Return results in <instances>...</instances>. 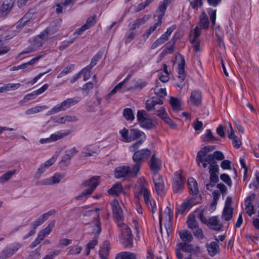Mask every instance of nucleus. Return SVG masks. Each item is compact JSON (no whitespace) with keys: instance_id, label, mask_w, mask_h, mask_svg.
I'll list each match as a JSON object with an SVG mask.
<instances>
[{"instance_id":"1","label":"nucleus","mask_w":259,"mask_h":259,"mask_svg":"<svg viewBox=\"0 0 259 259\" xmlns=\"http://www.w3.org/2000/svg\"><path fill=\"white\" fill-rule=\"evenodd\" d=\"M122 141L125 143H131L137 141L131 145L129 148V151H134L139 149L146 140L145 134L137 128H131L130 130L123 127L119 132Z\"/></svg>"},{"instance_id":"2","label":"nucleus","mask_w":259,"mask_h":259,"mask_svg":"<svg viewBox=\"0 0 259 259\" xmlns=\"http://www.w3.org/2000/svg\"><path fill=\"white\" fill-rule=\"evenodd\" d=\"M189 193L192 196L190 198L192 200L200 203L202 202V196L199 193L198 184L196 180L193 177H190L187 180Z\"/></svg>"},{"instance_id":"3","label":"nucleus","mask_w":259,"mask_h":259,"mask_svg":"<svg viewBox=\"0 0 259 259\" xmlns=\"http://www.w3.org/2000/svg\"><path fill=\"white\" fill-rule=\"evenodd\" d=\"M82 100L80 97H75L74 98H68L61 103L57 104L53 107L50 111V114H53L59 112L62 110H65L66 109L72 106L75 105Z\"/></svg>"},{"instance_id":"4","label":"nucleus","mask_w":259,"mask_h":259,"mask_svg":"<svg viewBox=\"0 0 259 259\" xmlns=\"http://www.w3.org/2000/svg\"><path fill=\"white\" fill-rule=\"evenodd\" d=\"M120 237L122 240V243L125 247H132L133 245V235L130 227L125 224L120 223Z\"/></svg>"},{"instance_id":"5","label":"nucleus","mask_w":259,"mask_h":259,"mask_svg":"<svg viewBox=\"0 0 259 259\" xmlns=\"http://www.w3.org/2000/svg\"><path fill=\"white\" fill-rule=\"evenodd\" d=\"M182 173V171L180 170L174 174L172 183V188L174 193H181L183 191L186 180Z\"/></svg>"},{"instance_id":"6","label":"nucleus","mask_w":259,"mask_h":259,"mask_svg":"<svg viewBox=\"0 0 259 259\" xmlns=\"http://www.w3.org/2000/svg\"><path fill=\"white\" fill-rule=\"evenodd\" d=\"M140 194L143 197L144 203L146 206L151 209V211L154 213L157 210L156 202L152 199L150 190L144 186L141 187Z\"/></svg>"},{"instance_id":"7","label":"nucleus","mask_w":259,"mask_h":259,"mask_svg":"<svg viewBox=\"0 0 259 259\" xmlns=\"http://www.w3.org/2000/svg\"><path fill=\"white\" fill-rule=\"evenodd\" d=\"M110 205L112 211L113 217L117 226H120V223L123 224L124 220L122 209L117 199H114L110 203Z\"/></svg>"},{"instance_id":"8","label":"nucleus","mask_w":259,"mask_h":259,"mask_svg":"<svg viewBox=\"0 0 259 259\" xmlns=\"http://www.w3.org/2000/svg\"><path fill=\"white\" fill-rule=\"evenodd\" d=\"M134 152L132 159L134 162H139L143 164L147 160L151 154V151L147 148H143L140 150L137 149L134 151H129Z\"/></svg>"},{"instance_id":"9","label":"nucleus","mask_w":259,"mask_h":259,"mask_svg":"<svg viewBox=\"0 0 259 259\" xmlns=\"http://www.w3.org/2000/svg\"><path fill=\"white\" fill-rule=\"evenodd\" d=\"M22 244L14 242L7 244L2 250V259H8L13 255L21 247Z\"/></svg>"},{"instance_id":"10","label":"nucleus","mask_w":259,"mask_h":259,"mask_svg":"<svg viewBox=\"0 0 259 259\" xmlns=\"http://www.w3.org/2000/svg\"><path fill=\"white\" fill-rule=\"evenodd\" d=\"M153 180L157 194L160 197L164 196L166 194V191L162 176L159 175H155Z\"/></svg>"},{"instance_id":"11","label":"nucleus","mask_w":259,"mask_h":259,"mask_svg":"<svg viewBox=\"0 0 259 259\" xmlns=\"http://www.w3.org/2000/svg\"><path fill=\"white\" fill-rule=\"evenodd\" d=\"M203 210H202L200 212L199 218L202 222L210 226H215V227L212 228V229L214 231H220L222 230L223 228V225L219 224V221L217 216H213L208 219V220L206 221L205 219L203 217Z\"/></svg>"},{"instance_id":"12","label":"nucleus","mask_w":259,"mask_h":259,"mask_svg":"<svg viewBox=\"0 0 259 259\" xmlns=\"http://www.w3.org/2000/svg\"><path fill=\"white\" fill-rule=\"evenodd\" d=\"M209 146H205L201 148L197 154L196 161L199 167H200L201 164L204 168H206V162H208V155L207 148Z\"/></svg>"},{"instance_id":"13","label":"nucleus","mask_w":259,"mask_h":259,"mask_svg":"<svg viewBox=\"0 0 259 259\" xmlns=\"http://www.w3.org/2000/svg\"><path fill=\"white\" fill-rule=\"evenodd\" d=\"M177 245L180 249L185 252L197 255L200 252V249L199 246H194L193 244H189L188 242H179Z\"/></svg>"},{"instance_id":"14","label":"nucleus","mask_w":259,"mask_h":259,"mask_svg":"<svg viewBox=\"0 0 259 259\" xmlns=\"http://www.w3.org/2000/svg\"><path fill=\"white\" fill-rule=\"evenodd\" d=\"M188 102H190L194 106L198 107L202 105V95L200 91L193 90Z\"/></svg>"},{"instance_id":"15","label":"nucleus","mask_w":259,"mask_h":259,"mask_svg":"<svg viewBox=\"0 0 259 259\" xmlns=\"http://www.w3.org/2000/svg\"><path fill=\"white\" fill-rule=\"evenodd\" d=\"M14 6L13 0H5L0 6V18L6 16Z\"/></svg>"},{"instance_id":"16","label":"nucleus","mask_w":259,"mask_h":259,"mask_svg":"<svg viewBox=\"0 0 259 259\" xmlns=\"http://www.w3.org/2000/svg\"><path fill=\"white\" fill-rule=\"evenodd\" d=\"M255 197V194L252 193L247 196L245 199L244 205L245 206L246 212L249 216H251L255 213L254 206L252 203Z\"/></svg>"},{"instance_id":"17","label":"nucleus","mask_w":259,"mask_h":259,"mask_svg":"<svg viewBox=\"0 0 259 259\" xmlns=\"http://www.w3.org/2000/svg\"><path fill=\"white\" fill-rule=\"evenodd\" d=\"M149 165L150 170L156 174L160 170L161 162L159 158L156 157V154H154L151 157Z\"/></svg>"},{"instance_id":"18","label":"nucleus","mask_w":259,"mask_h":259,"mask_svg":"<svg viewBox=\"0 0 259 259\" xmlns=\"http://www.w3.org/2000/svg\"><path fill=\"white\" fill-rule=\"evenodd\" d=\"M131 167L129 166L123 165L116 167L114 170V176L116 178H125L130 175Z\"/></svg>"},{"instance_id":"19","label":"nucleus","mask_w":259,"mask_h":259,"mask_svg":"<svg viewBox=\"0 0 259 259\" xmlns=\"http://www.w3.org/2000/svg\"><path fill=\"white\" fill-rule=\"evenodd\" d=\"M54 26H57L56 22L51 23L48 27L46 28L38 35L36 36V38L41 39L44 41L45 39H47L48 34L51 33L54 34L56 31L57 29H54Z\"/></svg>"},{"instance_id":"20","label":"nucleus","mask_w":259,"mask_h":259,"mask_svg":"<svg viewBox=\"0 0 259 259\" xmlns=\"http://www.w3.org/2000/svg\"><path fill=\"white\" fill-rule=\"evenodd\" d=\"M163 103V100L157 99V97L153 96L146 100L145 107L147 111H151L154 109L156 105H162Z\"/></svg>"},{"instance_id":"21","label":"nucleus","mask_w":259,"mask_h":259,"mask_svg":"<svg viewBox=\"0 0 259 259\" xmlns=\"http://www.w3.org/2000/svg\"><path fill=\"white\" fill-rule=\"evenodd\" d=\"M171 0H163L159 3L158 8L156 10L157 12H159L158 15V20L162 22L167 8L168 5L171 3Z\"/></svg>"},{"instance_id":"22","label":"nucleus","mask_w":259,"mask_h":259,"mask_svg":"<svg viewBox=\"0 0 259 259\" xmlns=\"http://www.w3.org/2000/svg\"><path fill=\"white\" fill-rule=\"evenodd\" d=\"M108 193L111 196H119L121 194H124L125 192L123 186L121 183H117L108 190Z\"/></svg>"},{"instance_id":"23","label":"nucleus","mask_w":259,"mask_h":259,"mask_svg":"<svg viewBox=\"0 0 259 259\" xmlns=\"http://www.w3.org/2000/svg\"><path fill=\"white\" fill-rule=\"evenodd\" d=\"M199 202H196L194 200H192L191 198L185 200L181 205L180 208L178 209L179 212L181 214H183L185 211L188 209L191 208L194 205L200 204Z\"/></svg>"},{"instance_id":"24","label":"nucleus","mask_w":259,"mask_h":259,"mask_svg":"<svg viewBox=\"0 0 259 259\" xmlns=\"http://www.w3.org/2000/svg\"><path fill=\"white\" fill-rule=\"evenodd\" d=\"M64 176V174L55 172L52 177L44 180L42 182V184L44 185H53L58 183Z\"/></svg>"},{"instance_id":"25","label":"nucleus","mask_w":259,"mask_h":259,"mask_svg":"<svg viewBox=\"0 0 259 259\" xmlns=\"http://www.w3.org/2000/svg\"><path fill=\"white\" fill-rule=\"evenodd\" d=\"M164 213L165 214L166 222L164 224V227L166 230L167 228H170L172 220L174 218L173 210L169 206H166L164 209Z\"/></svg>"},{"instance_id":"26","label":"nucleus","mask_w":259,"mask_h":259,"mask_svg":"<svg viewBox=\"0 0 259 259\" xmlns=\"http://www.w3.org/2000/svg\"><path fill=\"white\" fill-rule=\"evenodd\" d=\"M181 62L178 64V73L179 74V78L182 82L185 80L186 74L185 70V66L186 62L185 57L183 55H180Z\"/></svg>"},{"instance_id":"27","label":"nucleus","mask_w":259,"mask_h":259,"mask_svg":"<svg viewBox=\"0 0 259 259\" xmlns=\"http://www.w3.org/2000/svg\"><path fill=\"white\" fill-rule=\"evenodd\" d=\"M206 248L208 254L211 257L214 256L220 251V248L217 241H212L209 244H207Z\"/></svg>"},{"instance_id":"28","label":"nucleus","mask_w":259,"mask_h":259,"mask_svg":"<svg viewBox=\"0 0 259 259\" xmlns=\"http://www.w3.org/2000/svg\"><path fill=\"white\" fill-rule=\"evenodd\" d=\"M110 252V243L108 241L103 242V246L99 251V256L100 259H108Z\"/></svg>"},{"instance_id":"29","label":"nucleus","mask_w":259,"mask_h":259,"mask_svg":"<svg viewBox=\"0 0 259 259\" xmlns=\"http://www.w3.org/2000/svg\"><path fill=\"white\" fill-rule=\"evenodd\" d=\"M201 34V29L198 26H196L193 29H192L189 34V41L191 45H193L197 39Z\"/></svg>"},{"instance_id":"30","label":"nucleus","mask_w":259,"mask_h":259,"mask_svg":"<svg viewBox=\"0 0 259 259\" xmlns=\"http://www.w3.org/2000/svg\"><path fill=\"white\" fill-rule=\"evenodd\" d=\"M209 20L208 17L205 12H201L199 16V25L203 29H208L209 27Z\"/></svg>"},{"instance_id":"31","label":"nucleus","mask_w":259,"mask_h":259,"mask_svg":"<svg viewBox=\"0 0 259 259\" xmlns=\"http://www.w3.org/2000/svg\"><path fill=\"white\" fill-rule=\"evenodd\" d=\"M99 177L93 176L89 180L85 181L83 185L85 187H90L89 189H92L93 192L99 184Z\"/></svg>"},{"instance_id":"32","label":"nucleus","mask_w":259,"mask_h":259,"mask_svg":"<svg viewBox=\"0 0 259 259\" xmlns=\"http://www.w3.org/2000/svg\"><path fill=\"white\" fill-rule=\"evenodd\" d=\"M169 102L174 111H179L182 108V101L177 97H170Z\"/></svg>"},{"instance_id":"33","label":"nucleus","mask_w":259,"mask_h":259,"mask_svg":"<svg viewBox=\"0 0 259 259\" xmlns=\"http://www.w3.org/2000/svg\"><path fill=\"white\" fill-rule=\"evenodd\" d=\"M180 237L182 242H191L193 237L192 234L188 230H183L180 232Z\"/></svg>"},{"instance_id":"34","label":"nucleus","mask_w":259,"mask_h":259,"mask_svg":"<svg viewBox=\"0 0 259 259\" xmlns=\"http://www.w3.org/2000/svg\"><path fill=\"white\" fill-rule=\"evenodd\" d=\"M225 157L222 152L220 151H215L213 154H209L208 155L207 160L209 162L212 161L217 162L216 160H222L224 159Z\"/></svg>"},{"instance_id":"35","label":"nucleus","mask_w":259,"mask_h":259,"mask_svg":"<svg viewBox=\"0 0 259 259\" xmlns=\"http://www.w3.org/2000/svg\"><path fill=\"white\" fill-rule=\"evenodd\" d=\"M115 259H137V257L136 254L134 253L122 251L116 255Z\"/></svg>"},{"instance_id":"36","label":"nucleus","mask_w":259,"mask_h":259,"mask_svg":"<svg viewBox=\"0 0 259 259\" xmlns=\"http://www.w3.org/2000/svg\"><path fill=\"white\" fill-rule=\"evenodd\" d=\"M148 81L145 79L141 78L138 79L135 81L134 86L127 89V91H130L132 89L141 90L146 87L148 85Z\"/></svg>"},{"instance_id":"37","label":"nucleus","mask_w":259,"mask_h":259,"mask_svg":"<svg viewBox=\"0 0 259 259\" xmlns=\"http://www.w3.org/2000/svg\"><path fill=\"white\" fill-rule=\"evenodd\" d=\"M149 18L150 16L149 15H145L141 18L137 19L132 24L131 29L134 30L140 25H143L149 20Z\"/></svg>"},{"instance_id":"38","label":"nucleus","mask_w":259,"mask_h":259,"mask_svg":"<svg viewBox=\"0 0 259 259\" xmlns=\"http://www.w3.org/2000/svg\"><path fill=\"white\" fill-rule=\"evenodd\" d=\"M70 133V132L69 131H67L63 132H62V131L58 132L57 134H51L50 137V141H56L66 136H68Z\"/></svg>"},{"instance_id":"39","label":"nucleus","mask_w":259,"mask_h":259,"mask_svg":"<svg viewBox=\"0 0 259 259\" xmlns=\"http://www.w3.org/2000/svg\"><path fill=\"white\" fill-rule=\"evenodd\" d=\"M201 138L204 142L209 140L211 141L220 140L219 138H216L213 136L211 131L210 129L206 130L205 134L201 136Z\"/></svg>"},{"instance_id":"40","label":"nucleus","mask_w":259,"mask_h":259,"mask_svg":"<svg viewBox=\"0 0 259 259\" xmlns=\"http://www.w3.org/2000/svg\"><path fill=\"white\" fill-rule=\"evenodd\" d=\"M162 22L158 20L157 22L155 23L154 25L151 26L149 29L146 30L145 33L143 34V37L145 39H147L151 34L157 28V27L160 25Z\"/></svg>"},{"instance_id":"41","label":"nucleus","mask_w":259,"mask_h":259,"mask_svg":"<svg viewBox=\"0 0 259 259\" xmlns=\"http://www.w3.org/2000/svg\"><path fill=\"white\" fill-rule=\"evenodd\" d=\"M104 52V49H100L92 59L89 65L91 66V67H93L94 66H95L97 64V62L102 58Z\"/></svg>"},{"instance_id":"42","label":"nucleus","mask_w":259,"mask_h":259,"mask_svg":"<svg viewBox=\"0 0 259 259\" xmlns=\"http://www.w3.org/2000/svg\"><path fill=\"white\" fill-rule=\"evenodd\" d=\"M92 68L93 67H91V66L88 65L83 68L79 72L80 73V75L82 74L83 77V80L84 81H87L91 77V72Z\"/></svg>"},{"instance_id":"43","label":"nucleus","mask_w":259,"mask_h":259,"mask_svg":"<svg viewBox=\"0 0 259 259\" xmlns=\"http://www.w3.org/2000/svg\"><path fill=\"white\" fill-rule=\"evenodd\" d=\"M139 123L141 127L147 130H151L154 126L152 120L150 118H146L142 120Z\"/></svg>"},{"instance_id":"44","label":"nucleus","mask_w":259,"mask_h":259,"mask_svg":"<svg viewBox=\"0 0 259 259\" xmlns=\"http://www.w3.org/2000/svg\"><path fill=\"white\" fill-rule=\"evenodd\" d=\"M16 170L13 169L12 170H9L0 177V183H4L7 182L8 180L11 179L13 175L16 173Z\"/></svg>"},{"instance_id":"45","label":"nucleus","mask_w":259,"mask_h":259,"mask_svg":"<svg viewBox=\"0 0 259 259\" xmlns=\"http://www.w3.org/2000/svg\"><path fill=\"white\" fill-rule=\"evenodd\" d=\"M123 116L128 121H132L135 119V115L132 109L130 108H126L123 110Z\"/></svg>"},{"instance_id":"46","label":"nucleus","mask_w":259,"mask_h":259,"mask_svg":"<svg viewBox=\"0 0 259 259\" xmlns=\"http://www.w3.org/2000/svg\"><path fill=\"white\" fill-rule=\"evenodd\" d=\"M233 208H227L224 207L222 215L224 220L226 221H230L233 217Z\"/></svg>"},{"instance_id":"47","label":"nucleus","mask_w":259,"mask_h":259,"mask_svg":"<svg viewBox=\"0 0 259 259\" xmlns=\"http://www.w3.org/2000/svg\"><path fill=\"white\" fill-rule=\"evenodd\" d=\"M47 108L46 106H36L35 107H32L30 109H27L25 111L26 115H31L34 113H36L41 111L43 109Z\"/></svg>"},{"instance_id":"48","label":"nucleus","mask_w":259,"mask_h":259,"mask_svg":"<svg viewBox=\"0 0 259 259\" xmlns=\"http://www.w3.org/2000/svg\"><path fill=\"white\" fill-rule=\"evenodd\" d=\"M98 243V238H95L89 241L86 245L85 253L87 255H89L91 249H94Z\"/></svg>"},{"instance_id":"49","label":"nucleus","mask_w":259,"mask_h":259,"mask_svg":"<svg viewBox=\"0 0 259 259\" xmlns=\"http://www.w3.org/2000/svg\"><path fill=\"white\" fill-rule=\"evenodd\" d=\"M210 174V183L207 184L206 186V189L209 190V186L211 187H214L215 184L219 182V178L217 174Z\"/></svg>"},{"instance_id":"50","label":"nucleus","mask_w":259,"mask_h":259,"mask_svg":"<svg viewBox=\"0 0 259 259\" xmlns=\"http://www.w3.org/2000/svg\"><path fill=\"white\" fill-rule=\"evenodd\" d=\"M209 166V174H217L219 171V166L217 164V162L212 161V162H206V167L208 165Z\"/></svg>"},{"instance_id":"51","label":"nucleus","mask_w":259,"mask_h":259,"mask_svg":"<svg viewBox=\"0 0 259 259\" xmlns=\"http://www.w3.org/2000/svg\"><path fill=\"white\" fill-rule=\"evenodd\" d=\"M74 68V64H70L68 65L66 67L63 69V70L60 72L57 75V78H60L64 76L67 75L71 72L73 71Z\"/></svg>"},{"instance_id":"52","label":"nucleus","mask_w":259,"mask_h":259,"mask_svg":"<svg viewBox=\"0 0 259 259\" xmlns=\"http://www.w3.org/2000/svg\"><path fill=\"white\" fill-rule=\"evenodd\" d=\"M93 193L92 189H86L81 193L79 194L75 197V199L77 200H81L85 199L88 195H90Z\"/></svg>"},{"instance_id":"53","label":"nucleus","mask_w":259,"mask_h":259,"mask_svg":"<svg viewBox=\"0 0 259 259\" xmlns=\"http://www.w3.org/2000/svg\"><path fill=\"white\" fill-rule=\"evenodd\" d=\"M207 12L210 17V21L213 25L215 24L216 17H217V10H213L212 8H207Z\"/></svg>"},{"instance_id":"54","label":"nucleus","mask_w":259,"mask_h":259,"mask_svg":"<svg viewBox=\"0 0 259 259\" xmlns=\"http://www.w3.org/2000/svg\"><path fill=\"white\" fill-rule=\"evenodd\" d=\"M188 227L189 229L194 230L198 228V223L194 217H189L187 220Z\"/></svg>"},{"instance_id":"55","label":"nucleus","mask_w":259,"mask_h":259,"mask_svg":"<svg viewBox=\"0 0 259 259\" xmlns=\"http://www.w3.org/2000/svg\"><path fill=\"white\" fill-rule=\"evenodd\" d=\"M55 225V220H54L52 221L48 225V226L44 229L41 230L44 234L47 236L50 234L52 232L53 228L54 227Z\"/></svg>"},{"instance_id":"56","label":"nucleus","mask_w":259,"mask_h":259,"mask_svg":"<svg viewBox=\"0 0 259 259\" xmlns=\"http://www.w3.org/2000/svg\"><path fill=\"white\" fill-rule=\"evenodd\" d=\"M142 164L139 162H135L132 168H131L130 175L133 174L135 176H137L141 168Z\"/></svg>"},{"instance_id":"57","label":"nucleus","mask_w":259,"mask_h":259,"mask_svg":"<svg viewBox=\"0 0 259 259\" xmlns=\"http://www.w3.org/2000/svg\"><path fill=\"white\" fill-rule=\"evenodd\" d=\"M82 250L81 246L76 245L70 247V249L68 252V254L69 255H76L80 253Z\"/></svg>"},{"instance_id":"58","label":"nucleus","mask_w":259,"mask_h":259,"mask_svg":"<svg viewBox=\"0 0 259 259\" xmlns=\"http://www.w3.org/2000/svg\"><path fill=\"white\" fill-rule=\"evenodd\" d=\"M50 52V51H49V50L46 51L45 52L42 53V54L38 55L36 56V57L32 58L30 61L27 62V64H28L29 65L34 64L36 62V61L45 57L46 56V55L47 54H48V53H49Z\"/></svg>"},{"instance_id":"59","label":"nucleus","mask_w":259,"mask_h":259,"mask_svg":"<svg viewBox=\"0 0 259 259\" xmlns=\"http://www.w3.org/2000/svg\"><path fill=\"white\" fill-rule=\"evenodd\" d=\"M190 2V6L193 10L197 9L203 6L202 0H188Z\"/></svg>"},{"instance_id":"60","label":"nucleus","mask_w":259,"mask_h":259,"mask_svg":"<svg viewBox=\"0 0 259 259\" xmlns=\"http://www.w3.org/2000/svg\"><path fill=\"white\" fill-rule=\"evenodd\" d=\"M74 41V38L70 39L69 40H65L61 42V45L59 46V50L60 51H63L71 44H73Z\"/></svg>"},{"instance_id":"61","label":"nucleus","mask_w":259,"mask_h":259,"mask_svg":"<svg viewBox=\"0 0 259 259\" xmlns=\"http://www.w3.org/2000/svg\"><path fill=\"white\" fill-rule=\"evenodd\" d=\"M154 92L155 95L154 97H156L157 99H160L161 100H162L167 94L166 90L165 88H160L158 92H157L156 89H155Z\"/></svg>"},{"instance_id":"62","label":"nucleus","mask_w":259,"mask_h":259,"mask_svg":"<svg viewBox=\"0 0 259 259\" xmlns=\"http://www.w3.org/2000/svg\"><path fill=\"white\" fill-rule=\"evenodd\" d=\"M61 252L60 250H53L46 255L42 259H54Z\"/></svg>"},{"instance_id":"63","label":"nucleus","mask_w":259,"mask_h":259,"mask_svg":"<svg viewBox=\"0 0 259 259\" xmlns=\"http://www.w3.org/2000/svg\"><path fill=\"white\" fill-rule=\"evenodd\" d=\"M221 180L225 183L228 186L231 187L232 186V180L230 176L225 173L222 174L220 176Z\"/></svg>"},{"instance_id":"64","label":"nucleus","mask_w":259,"mask_h":259,"mask_svg":"<svg viewBox=\"0 0 259 259\" xmlns=\"http://www.w3.org/2000/svg\"><path fill=\"white\" fill-rule=\"evenodd\" d=\"M165 41H166L163 39V38H162L161 36H160L159 38L156 39L154 42H153V44L151 45V49H155L158 47L164 44Z\"/></svg>"}]
</instances>
